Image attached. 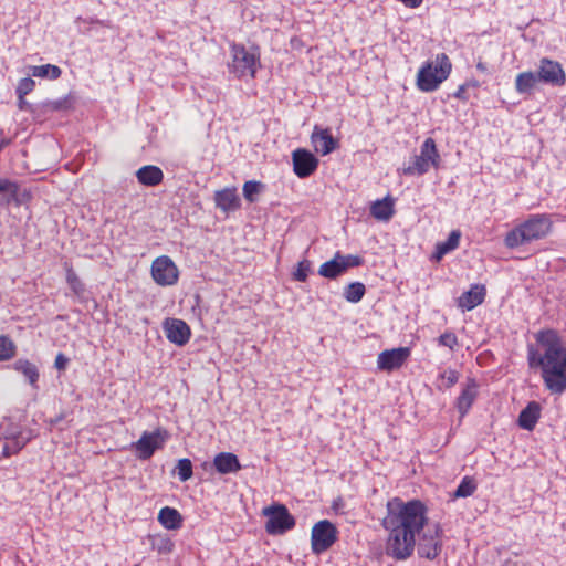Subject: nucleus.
<instances>
[{
    "instance_id": "obj_7",
    "label": "nucleus",
    "mask_w": 566,
    "mask_h": 566,
    "mask_svg": "<svg viewBox=\"0 0 566 566\" xmlns=\"http://www.w3.org/2000/svg\"><path fill=\"white\" fill-rule=\"evenodd\" d=\"M442 535L443 531L438 523L428 524L417 538V552L422 558L434 559L437 558L442 549Z\"/></svg>"
},
{
    "instance_id": "obj_48",
    "label": "nucleus",
    "mask_w": 566,
    "mask_h": 566,
    "mask_svg": "<svg viewBox=\"0 0 566 566\" xmlns=\"http://www.w3.org/2000/svg\"><path fill=\"white\" fill-rule=\"evenodd\" d=\"M28 102L25 101V96L18 97V107L21 111H24L28 108Z\"/></svg>"
},
{
    "instance_id": "obj_40",
    "label": "nucleus",
    "mask_w": 566,
    "mask_h": 566,
    "mask_svg": "<svg viewBox=\"0 0 566 566\" xmlns=\"http://www.w3.org/2000/svg\"><path fill=\"white\" fill-rule=\"evenodd\" d=\"M177 474L180 481L186 482L192 476V463L189 459L184 458L177 462Z\"/></svg>"
},
{
    "instance_id": "obj_45",
    "label": "nucleus",
    "mask_w": 566,
    "mask_h": 566,
    "mask_svg": "<svg viewBox=\"0 0 566 566\" xmlns=\"http://www.w3.org/2000/svg\"><path fill=\"white\" fill-rule=\"evenodd\" d=\"M475 67L482 74H490L492 71L491 65L489 63H486L485 61H483L482 57L478 59V61L475 63Z\"/></svg>"
},
{
    "instance_id": "obj_25",
    "label": "nucleus",
    "mask_w": 566,
    "mask_h": 566,
    "mask_svg": "<svg viewBox=\"0 0 566 566\" xmlns=\"http://www.w3.org/2000/svg\"><path fill=\"white\" fill-rule=\"evenodd\" d=\"M157 520L164 528L169 531L179 530L182 526L181 514L178 510L170 506L160 509Z\"/></svg>"
},
{
    "instance_id": "obj_39",
    "label": "nucleus",
    "mask_w": 566,
    "mask_h": 566,
    "mask_svg": "<svg viewBox=\"0 0 566 566\" xmlns=\"http://www.w3.org/2000/svg\"><path fill=\"white\" fill-rule=\"evenodd\" d=\"M174 547V542L166 535H159L153 542V548L159 554H170Z\"/></svg>"
},
{
    "instance_id": "obj_27",
    "label": "nucleus",
    "mask_w": 566,
    "mask_h": 566,
    "mask_svg": "<svg viewBox=\"0 0 566 566\" xmlns=\"http://www.w3.org/2000/svg\"><path fill=\"white\" fill-rule=\"evenodd\" d=\"M539 78L536 73L527 71L516 75L515 90L520 94H530L537 85Z\"/></svg>"
},
{
    "instance_id": "obj_36",
    "label": "nucleus",
    "mask_w": 566,
    "mask_h": 566,
    "mask_svg": "<svg viewBox=\"0 0 566 566\" xmlns=\"http://www.w3.org/2000/svg\"><path fill=\"white\" fill-rule=\"evenodd\" d=\"M476 490L474 480L470 476H464L457 490L454 491V497H468L471 496Z\"/></svg>"
},
{
    "instance_id": "obj_41",
    "label": "nucleus",
    "mask_w": 566,
    "mask_h": 566,
    "mask_svg": "<svg viewBox=\"0 0 566 566\" xmlns=\"http://www.w3.org/2000/svg\"><path fill=\"white\" fill-rule=\"evenodd\" d=\"M311 272V262L308 260H302L297 263L295 271L293 272V279L297 282H305Z\"/></svg>"
},
{
    "instance_id": "obj_19",
    "label": "nucleus",
    "mask_w": 566,
    "mask_h": 566,
    "mask_svg": "<svg viewBox=\"0 0 566 566\" xmlns=\"http://www.w3.org/2000/svg\"><path fill=\"white\" fill-rule=\"evenodd\" d=\"M486 289L482 284H474L458 298V306L463 311H472L484 302Z\"/></svg>"
},
{
    "instance_id": "obj_5",
    "label": "nucleus",
    "mask_w": 566,
    "mask_h": 566,
    "mask_svg": "<svg viewBox=\"0 0 566 566\" xmlns=\"http://www.w3.org/2000/svg\"><path fill=\"white\" fill-rule=\"evenodd\" d=\"M230 55L231 61L228 63V70L231 74L239 80L245 77L253 80L255 77L261 66L258 48L249 51L243 44L233 42L230 44Z\"/></svg>"
},
{
    "instance_id": "obj_2",
    "label": "nucleus",
    "mask_w": 566,
    "mask_h": 566,
    "mask_svg": "<svg viewBox=\"0 0 566 566\" xmlns=\"http://www.w3.org/2000/svg\"><path fill=\"white\" fill-rule=\"evenodd\" d=\"M535 339L543 347V354L530 346L528 365L531 368H541L544 386L552 395H562L566 391V348L563 339L552 328L541 329Z\"/></svg>"
},
{
    "instance_id": "obj_43",
    "label": "nucleus",
    "mask_w": 566,
    "mask_h": 566,
    "mask_svg": "<svg viewBox=\"0 0 566 566\" xmlns=\"http://www.w3.org/2000/svg\"><path fill=\"white\" fill-rule=\"evenodd\" d=\"M468 90L469 88L464 85V83L459 85L457 91L453 93V97L463 103H467L469 101Z\"/></svg>"
},
{
    "instance_id": "obj_1",
    "label": "nucleus",
    "mask_w": 566,
    "mask_h": 566,
    "mask_svg": "<svg viewBox=\"0 0 566 566\" xmlns=\"http://www.w3.org/2000/svg\"><path fill=\"white\" fill-rule=\"evenodd\" d=\"M428 506L418 499L403 501L399 496L386 503L381 526L387 532L386 552L396 560L412 556L417 538L429 524Z\"/></svg>"
},
{
    "instance_id": "obj_8",
    "label": "nucleus",
    "mask_w": 566,
    "mask_h": 566,
    "mask_svg": "<svg viewBox=\"0 0 566 566\" xmlns=\"http://www.w3.org/2000/svg\"><path fill=\"white\" fill-rule=\"evenodd\" d=\"M263 514L268 516V521L265 523V531L268 534H284L295 526V518L283 504L265 507L263 510Z\"/></svg>"
},
{
    "instance_id": "obj_32",
    "label": "nucleus",
    "mask_w": 566,
    "mask_h": 566,
    "mask_svg": "<svg viewBox=\"0 0 566 566\" xmlns=\"http://www.w3.org/2000/svg\"><path fill=\"white\" fill-rule=\"evenodd\" d=\"M366 293V287L360 282H353L344 289V297L349 303H358Z\"/></svg>"
},
{
    "instance_id": "obj_10",
    "label": "nucleus",
    "mask_w": 566,
    "mask_h": 566,
    "mask_svg": "<svg viewBox=\"0 0 566 566\" xmlns=\"http://www.w3.org/2000/svg\"><path fill=\"white\" fill-rule=\"evenodd\" d=\"M361 264L363 259L359 255H344L337 251L332 260L321 264L318 274L323 277L334 280L347 272L348 269L356 268Z\"/></svg>"
},
{
    "instance_id": "obj_44",
    "label": "nucleus",
    "mask_w": 566,
    "mask_h": 566,
    "mask_svg": "<svg viewBox=\"0 0 566 566\" xmlns=\"http://www.w3.org/2000/svg\"><path fill=\"white\" fill-rule=\"evenodd\" d=\"M70 359L63 354L59 353L54 360V367L57 370H64L69 364Z\"/></svg>"
},
{
    "instance_id": "obj_38",
    "label": "nucleus",
    "mask_w": 566,
    "mask_h": 566,
    "mask_svg": "<svg viewBox=\"0 0 566 566\" xmlns=\"http://www.w3.org/2000/svg\"><path fill=\"white\" fill-rule=\"evenodd\" d=\"M460 378V374L458 370L449 368L439 374V379L441 380V386L444 389H450L453 387Z\"/></svg>"
},
{
    "instance_id": "obj_35",
    "label": "nucleus",
    "mask_w": 566,
    "mask_h": 566,
    "mask_svg": "<svg viewBox=\"0 0 566 566\" xmlns=\"http://www.w3.org/2000/svg\"><path fill=\"white\" fill-rule=\"evenodd\" d=\"M27 441L28 440L21 436H15L11 439H8L3 446V457L8 458L17 454L27 444Z\"/></svg>"
},
{
    "instance_id": "obj_17",
    "label": "nucleus",
    "mask_w": 566,
    "mask_h": 566,
    "mask_svg": "<svg viewBox=\"0 0 566 566\" xmlns=\"http://www.w3.org/2000/svg\"><path fill=\"white\" fill-rule=\"evenodd\" d=\"M311 143L314 150L322 156L333 153L338 147V140L333 137L331 129L317 125L313 128Z\"/></svg>"
},
{
    "instance_id": "obj_30",
    "label": "nucleus",
    "mask_w": 566,
    "mask_h": 566,
    "mask_svg": "<svg viewBox=\"0 0 566 566\" xmlns=\"http://www.w3.org/2000/svg\"><path fill=\"white\" fill-rule=\"evenodd\" d=\"M19 193V185L8 178H0V203H10Z\"/></svg>"
},
{
    "instance_id": "obj_22",
    "label": "nucleus",
    "mask_w": 566,
    "mask_h": 566,
    "mask_svg": "<svg viewBox=\"0 0 566 566\" xmlns=\"http://www.w3.org/2000/svg\"><path fill=\"white\" fill-rule=\"evenodd\" d=\"M370 214L379 221H389L395 214V199L391 196H386L384 199H378L370 205Z\"/></svg>"
},
{
    "instance_id": "obj_18",
    "label": "nucleus",
    "mask_w": 566,
    "mask_h": 566,
    "mask_svg": "<svg viewBox=\"0 0 566 566\" xmlns=\"http://www.w3.org/2000/svg\"><path fill=\"white\" fill-rule=\"evenodd\" d=\"M213 200L216 208L224 213L235 211L241 207V200L235 187L217 190Z\"/></svg>"
},
{
    "instance_id": "obj_16",
    "label": "nucleus",
    "mask_w": 566,
    "mask_h": 566,
    "mask_svg": "<svg viewBox=\"0 0 566 566\" xmlns=\"http://www.w3.org/2000/svg\"><path fill=\"white\" fill-rule=\"evenodd\" d=\"M163 326L166 337L170 343L177 346H184L189 342L191 329L185 321L179 318H167Z\"/></svg>"
},
{
    "instance_id": "obj_34",
    "label": "nucleus",
    "mask_w": 566,
    "mask_h": 566,
    "mask_svg": "<svg viewBox=\"0 0 566 566\" xmlns=\"http://www.w3.org/2000/svg\"><path fill=\"white\" fill-rule=\"evenodd\" d=\"M17 354V346L14 342L6 336H0V361H7L13 358Z\"/></svg>"
},
{
    "instance_id": "obj_11",
    "label": "nucleus",
    "mask_w": 566,
    "mask_h": 566,
    "mask_svg": "<svg viewBox=\"0 0 566 566\" xmlns=\"http://www.w3.org/2000/svg\"><path fill=\"white\" fill-rule=\"evenodd\" d=\"M150 274L160 286H172L179 280L178 266L168 255H160L151 262Z\"/></svg>"
},
{
    "instance_id": "obj_15",
    "label": "nucleus",
    "mask_w": 566,
    "mask_h": 566,
    "mask_svg": "<svg viewBox=\"0 0 566 566\" xmlns=\"http://www.w3.org/2000/svg\"><path fill=\"white\" fill-rule=\"evenodd\" d=\"M539 82L562 86L566 82V75L562 65L549 59H542L537 72Z\"/></svg>"
},
{
    "instance_id": "obj_49",
    "label": "nucleus",
    "mask_w": 566,
    "mask_h": 566,
    "mask_svg": "<svg viewBox=\"0 0 566 566\" xmlns=\"http://www.w3.org/2000/svg\"><path fill=\"white\" fill-rule=\"evenodd\" d=\"M7 144H8V143H7L6 140H2V142L0 143V150H1V149H2Z\"/></svg>"
},
{
    "instance_id": "obj_28",
    "label": "nucleus",
    "mask_w": 566,
    "mask_h": 566,
    "mask_svg": "<svg viewBox=\"0 0 566 566\" xmlns=\"http://www.w3.org/2000/svg\"><path fill=\"white\" fill-rule=\"evenodd\" d=\"M460 238L461 233L459 230L451 231V233L449 234L448 239L444 242L437 243L433 258L437 261H440L443 258V255L455 250L459 247Z\"/></svg>"
},
{
    "instance_id": "obj_6",
    "label": "nucleus",
    "mask_w": 566,
    "mask_h": 566,
    "mask_svg": "<svg viewBox=\"0 0 566 566\" xmlns=\"http://www.w3.org/2000/svg\"><path fill=\"white\" fill-rule=\"evenodd\" d=\"M440 155L433 138H427L420 148V154L411 158L410 164L403 168V174L408 176H421L430 170L431 167L438 168Z\"/></svg>"
},
{
    "instance_id": "obj_13",
    "label": "nucleus",
    "mask_w": 566,
    "mask_h": 566,
    "mask_svg": "<svg viewBox=\"0 0 566 566\" xmlns=\"http://www.w3.org/2000/svg\"><path fill=\"white\" fill-rule=\"evenodd\" d=\"M293 171L298 178H307L318 167V159L307 149L297 148L292 153Z\"/></svg>"
},
{
    "instance_id": "obj_26",
    "label": "nucleus",
    "mask_w": 566,
    "mask_h": 566,
    "mask_svg": "<svg viewBox=\"0 0 566 566\" xmlns=\"http://www.w3.org/2000/svg\"><path fill=\"white\" fill-rule=\"evenodd\" d=\"M13 369L21 373L33 388H38L39 381V369L38 367L28 359L20 358L14 361Z\"/></svg>"
},
{
    "instance_id": "obj_9",
    "label": "nucleus",
    "mask_w": 566,
    "mask_h": 566,
    "mask_svg": "<svg viewBox=\"0 0 566 566\" xmlns=\"http://www.w3.org/2000/svg\"><path fill=\"white\" fill-rule=\"evenodd\" d=\"M338 538L336 526L328 520H322L314 524L311 532V548L316 555L329 549Z\"/></svg>"
},
{
    "instance_id": "obj_4",
    "label": "nucleus",
    "mask_w": 566,
    "mask_h": 566,
    "mask_svg": "<svg viewBox=\"0 0 566 566\" xmlns=\"http://www.w3.org/2000/svg\"><path fill=\"white\" fill-rule=\"evenodd\" d=\"M452 62L446 53H438L434 59L421 64L416 76V86L420 92L431 93L450 76Z\"/></svg>"
},
{
    "instance_id": "obj_46",
    "label": "nucleus",
    "mask_w": 566,
    "mask_h": 566,
    "mask_svg": "<svg viewBox=\"0 0 566 566\" xmlns=\"http://www.w3.org/2000/svg\"><path fill=\"white\" fill-rule=\"evenodd\" d=\"M398 2H401L405 7L410 9H417L419 8L423 0H397Z\"/></svg>"
},
{
    "instance_id": "obj_42",
    "label": "nucleus",
    "mask_w": 566,
    "mask_h": 566,
    "mask_svg": "<svg viewBox=\"0 0 566 566\" xmlns=\"http://www.w3.org/2000/svg\"><path fill=\"white\" fill-rule=\"evenodd\" d=\"M35 87V81L31 77H23L18 82L15 93L18 97L27 96Z\"/></svg>"
},
{
    "instance_id": "obj_3",
    "label": "nucleus",
    "mask_w": 566,
    "mask_h": 566,
    "mask_svg": "<svg viewBox=\"0 0 566 566\" xmlns=\"http://www.w3.org/2000/svg\"><path fill=\"white\" fill-rule=\"evenodd\" d=\"M553 229L554 221L549 213L530 214L523 222L505 234L504 244L509 249H516L547 238L553 232Z\"/></svg>"
},
{
    "instance_id": "obj_33",
    "label": "nucleus",
    "mask_w": 566,
    "mask_h": 566,
    "mask_svg": "<svg viewBox=\"0 0 566 566\" xmlns=\"http://www.w3.org/2000/svg\"><path fill=\"white\" fill-rule=\"evenodd\" d=\"M265 186L261 181L248 180L243 184L242 191L247 201L253 203L256 201V196L264 190Z\"/></svg>"
},
{
    "instance_id": "obj_14",
    "label": "nucleus",
    "mask_w": 566,
    "mask_h": 566,
    "mask_svg": "<svg viewBox=\"0 0 566 566\" xmlns=\"http://www.w3.org/2000/svg\"><path fill=\"white\" fill-rule=\"evenodd\" d=\"M410 356L408 347L386 349L377 357V367L380 370L392 371L400 368Z\"/></svg>"
},
{
    "instance_id": "obj_50",
    "label": "nucleus",
    "mask_w": 566,
    "mask_h": 566,
    "mask_svg": "<svg viewBox=\"0 0 566 566\" xmlns=\"http://www.w3.org/2000/svg\"><path fill=\"white\" fill-rule=\"evenodd\" d=\"M134 566H140V565H139V564H136V565H134Z\"/></svg>"
},
{
    "instance_id": "obj_20",
    "label": "nucleus",
    "mask_w": 566,
    "mask_h": 566,
    "mask_svg": "<svg viewBox=\"0 0 566 566\" xmlns=\"http://www.w3.org/2000/svg\"><path fill=\"white\" fill-rule=\"evenodd\" d=\"M213 467L220 474L237 473L242 469L238 457L232 452H220L213 458Z\"/></svg>"
},
{
    "instance_id": "obj_31",
    "label": "nucleus",
    "mask_w": 566,
    "mask_h": 566,
    "mask_svg": "<svg viewBox=\"0 0 566 566\" xmlns=\"http://www.w3.org/2000/svg\"><path fill=\"white\" fill-rule=\"evenodd\" d=\"M31 75L34 77L56 80L61 76L62 70L57 65L45 64L30 67Z\"/></svg>"
},
{
    "instance_id": "obj_24",
    "label": "nucleus",
    "mask_w": 566,
    "mask_h": 566,
    "mask_svg": "<svg viewBox=\"0 0 566 566\" xmlns=\"http://www.w3.org/2000/svg\"><path fill=\"white\" fill-rule=\"evenodd\" d=\"M541 417V407L537 402H530L518 415V426L525 430H533Z\"/></svg>"
},
{
    "instance_id": "obj_47",
    "label": "nucleus",
    "mask_w": 566,
    "mask_h": 566,
    "mask_svg": "<svg viewBox=\"0 0 566 566\" xmlns=\"http://www.w3.org/2000/svg\"><path fill=\"white\" fill-rule=\"evenodd\" d=\"M464 85L468 87V88H479L480 87V82L475 78H470V80H467L464 82Z\"/></svg>"
},
{
    "instance_id": "obj_21",
    "label": "nucleus",
    "mask_w": 566,
    "mask_h": 566,
    "mask_svg": "<svg viewBox=\"0 0 566 566\" xmlns=\"http://www.w3.org/2000/svg\"><path fill=\"white\" fill-rule=\"evenodd\" d=\"M478 396V384L475 379L469 378L460 396L457 399V408L461 416H464L470 410Z\"/></svg>"
},
{
    "instance_id": "obj_37",
    "label": "nucleus",
    "mask_w": 566,
    "mask_h": 566,
    "mask_svg": "<svg viewBox=\"0 0 566 566\" xmlns=\"http://www.w3.org/2000/svg\"><path fill=\"white\" fill-rule=\"evenodd\" d=\"M437 343L439 346L447 347L453 352L459 346V338L452 331H446L438 338Z\"/></svg>"
},
{
    "instance_id": "obj_29",
    "label": "nucleus",
    "mask_w": 566,
    "mask_h": 566,
    "mask_svg": "<svg viewBox=\"0 0 566 566\" xmlns=\"http://www.w3.org/2000/svg\"><path fill=\"white\" fill-rule=\"evenodd\" d=\"M63 268L65 270V280L69 287L76 296H82L85 293V284L76 274L72 263L64 262Z\"/></svg>"
},
{
    "instance_id": "obj_23",
    "label": "nucleus",
    "mask_w": 566,
    "mask_h": 566,
    "mask_svg": "<svg viewBox=\"0 0 566 566\" xmlns=\"http://www.w3.org/2000/svg\"><path fill=\"white\" fill-rule=\"evenodd\" d=\"M136 178L143 186L155 187L163 182L164 172L155 165H145L136 171Z\"/></svg>"
},
{
    "instance_id": "obj_12",
    "label": "nucleus",
    "mask_w": 566,
    "mask_h": 566,
    "mask_svg": "<svg viewBox=\"0 0 566 566\" xmlns=\"http://www.w3.org/2000/svg\"><path fill=\"white\" fill-rule=\"evenodd\" d=\"M169 434L166 429L157 428L153 432L145 431L140 438L133 443L140 460H148L153 457L157 449H160Z\"/></svg>"
}]
</instances>
